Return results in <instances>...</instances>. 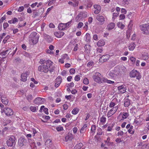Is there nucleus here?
<instances>
[{"instance_id": "28", "label": "nucleus", "mask_w": 149, "mask_h": 149, "mask_svg": "<svg viewBox=\"0 0 149 149\" xmlns=\"http://www.w3.org/2000/svg\"><path fill=\"white\" fill-rule=\"evenodd\" d=\"M135 47V45L134 42H132L129 46V49L130 50H133Z\"/></svg>"}, {"instance_id": "13", "label": "nucleus", "mask_w": 149, "mask_h": 149, "mask_svg": "<svg viewBox=\"0 0 149 149\" xmlns=\"http://www.w3.org/2000/svg\"><path fill=\"white\" fill-rule=\"evenodd\" d=\"M45 145L48 148H51L53 145L52 144V141L51 139H48L46 141Z\"/></svg>"}, {"instance_id": "62", "label": "nucleus", "mask_w": 149, "mask_h": 149, "mask_svg": "<svg viewBox=\"0 0 149 149\" xmlns=\"http://www.w3.org/2000/svg\"><path fill=\"white\" fill-rule=\"evenodd\" d=\"M53 39L50 36L47 37V40L49 42H52Z\"/></svg>"}, {"instance_id": "52", "label": "nucleus", "mask_w": 149, "mask_h": 149, "mask_svg": "<svg viewBox=\"0 0 149 149\" xmlns=\"http://www.w3.org/2000/svg\"><path fill=\"white\" fill-rule=\"evenodd\" d=\"M70 72L71 74H73L75 72V70L74 68H71L70 70Z\"/></svg>"}, {"instance_id": "33", "label": "nucleus", "mask_w": 149, "mask_h": 149, "mask_svg": "<svg viewBox=\"0 0 149 149\" xmlns=\"http://www.w3.org/2000/svg\"><path fill=\"white\" fill-rule=\"evenodd\" d=\"M83 144L81 143H79L75 146L74 148L75 149H81V148L82 147Z\"/></svg>"}, {"instance_id": "36", "label": "nucleus", "mask_w": 149, "mask_h": 149, "mask_svg": "<svg viewBox=\"0 0 149 149\" xmlns=\"http://www.w3.org/2000/svg\"><path fill=\"white\" fill-rule=\"evenodd\" d=\"M79 111V110L78 108H75L72 110V114L74 115H75Z\"/></svg>"}, {"instance_id": "54", "label": "nucleus", "mask_w": 149, "mask_h": 149, "mask_svg": "<svg viewBox=\"0 0 149 149\" xmlns=\"http://www.w3.org/2000/svg\"><path fill=\"white\" fill-rule=\"evenodd\" d=\"M80 79V77L79 75H76L74 77V80L76 81H78Z\"/></svg>"}, {"instance_id": "4", "label": "nucleus", "mask_w": 149, "mask_h": 149, "mask_svg": "<svg viewBox=\"0 0 149 149\" xmlns=\"http://www.w3.org/2000/svg\"><path fill=\"white\" fill-rule=\"evenodd\" d=\"M140 29L143 33L149 34V24H145L141 25L140 26Z\"/></svg>"}, {"instance_id": "18", "label": "nucleus", "mask_w": 149, "mask_h": 149, "mask_svg": "<svg viewBox=\"0 0 149 149\" xmlns=\"http://www.w3.org/2000/svg\"><path fill=\"white\" fill-rule=\"evenodd\" d=\"M1 101L3 104L6 105H7L8 102V99L5 95H3L2 97Z\"/></svg>"}, {"instance_id": "14", "label": "nucleus", "mask_w": 149, "mask_h": 149, "mask_svg": "<svg viewBox=\"0 0 149 149\" xmlns=\"http://www.w3.org/2000/svg\"><path fill=\"white\" fill-rule=\"evenodd\" d=\"M96 19L101 24H102L105 21V19L104 17L99 15L97 16Z\"/></svg>"}, {"instance_id": "20", "label": "nucleus", "mask_w": 149, "mask_h": 149, "mask_svg": "<svg viewBox=\"0 0 149 149\" xmlns=\"http://www.w3.org/2000/svg\"><path fill=\"white\" fill-rule=\"evenodd\" d=\"M109 58V56L108 55H105L102 56L100 59V61H103V62H104L108 60Z\"/></svg>"}, {"instance_id": "44", "label": "nucleus", "mask_w": 149, "mask_h": 149, "mask_svg": "<svg viewBox=\"0 0 149 149\" xmlns=\"http://www.w3.org/2000/svg\"><path fill=\"white\" fill-rule=\"evenodd\" d=\"M106 118L103 116L101 118L100 120V122L103 123L105 122L106 120Z\"/></svg>"}, {"instance_id": "37", "label": "nucleus", "mask_w": 149, "mask_h": 149, "mask_svg": "<svg viewBox=\"0 0 149 149\" xmlns=\"http://www.w3.org/2000/svg\"><path fill=\"white\" fill-rule=\"evenodd\" d=\"M49 68V72L51 73H52V72H53L54 71L55 68L54 67H50L51 66H50L49 65H48Z\"/></svg>"}, {"instance_id": "53", "label": "nucleus", "mask_w": 149, "mask_h": 149, "mask_svg": "<svg viewBox=\"0 0 149 149\" xmlns=\"http://www.w3.org/2000/svg\"><path fill=\"white\" fill-rule=\"evenodd\" d=\"M56 129L58 131H60L63 130V128L62 127H56Z\"/></svg>"}, {"instance_id": "42", "label": "nucleus", "mask_w": 149, "mask_h": 149, "mask_svg": "<svg viewBox=\"0 0 149 149\" xmlns=\"http://www.w3.org/2000/svg\"><path fill=\"white\" fill-rule=\"evenodd\" d=\"M83 83L85 84H88L89 83L88 79L86 78L84 79L83 80Z\"/></svg>"}, {"instance_id": "8", "label": "nucleus", "mask_w": 149, "mask_h": 149, "mask_svg": "<svg viewBox=\"0 0 149 149\" xmlns=\"http://www.w3.org/2000/svg\"><path fill=\"white\" fill-rule=\"evenodd\" d=\"M118 107V105H117L116 106H115L114 107L112 108V109L108 111L107 113L108 116L110 117L114 114L117 111Z\"/></svg>"}, {"instance_id": "50", "label": "nucleus", "mask_w": 149, "mask_h": 149, "mask_svg": "<svg viewBox=\"0 0 149 149\" xmlns=\"http://www.w3.org/2000/svg\"><path fill=\"white\" fill-rule=\"evenodd\" d=\"M40 63L41 64H46V61L45 60H44L43 59H41L40 60Z\"/></svg>"}, {"instance_id": "21", "label": "nucleus", "mask_w": 149, "mask_h": 149, "mask_svg": "<svg viewBox=\"0 0 149 149\" xmlns=\"http://www.w3.org/2000/svg\"><path fill=\"white\" fill-rule=\"evenodd\" d=\"M130 22V23L128 25V28H129V29L127 30V33H126V36L127 37V38H129L130 36L131 35V29L130 28V27H131V26L130 25V22Z\"/></svg>"}, {"instance_id": "55", "label": "nucleus", "mask_w": 149, "mask_h": 149, "mask_svg": "<svg viewBox=\"0 0 149 149\" xmlns=\"http://www.w3.org/2000/svg\"><path fill=\"white\" fill-rule=\"evenodd\" d=\"M125 17V16L124 14H121L119 16L120 20L124 19Z\"/></svg>"}, {"instance_id": "17", "label": "nucleus", "mask_w": 149, "mask_h": 149, "mask_svg": "<svg viewBox=\"0 0 149 149\" xmlns=\"http://www.w3.org/2000/svg\"><path fill=\"white\" fill-rule=\"evenodd\" d=\"M61 82V79L60 77L58 76L56 79V83L55 84V86L57 88L60 85Z\"/></svg>"}, {"instance_id": "56", "label": "nucleus", "mask_w": 149, "mask_h": 149, "mask_svg": "<svg viewBox=\"0 0 149 149\" xmlns=\"http://www.w3.org/2000/svg\"><path fill=\"white\" fill-rule=\"evenodd\" d=\"M24 7L23 6H21L19 8L18 11L19 12H21L24 9Z\"/></svg>"}, {"instance_id": "63", "label": "nucleus", "mask_w": 149, "mask_h": 149, "mask_svg": "<svg viewBox=\"0 0 149 149\" xmlns=\"http://www.w3.org/2000/svg\"><path fill=\"white\" fill-rule=\"evenodd\" d=\"M93 39L95 40H98L97 36L96 34H95L93 36Z\"/></svg>"}, {"instance_id": "45", "label": "nucleus", "mask_w": 149, "mask_h": 149, "mask_svg": "<svg viewBox=\"0 0 149 149\" xmlns=\"http://www.w3.org/2000/svg\"><path fill=\"white\" fill-rule=\"evenodd\" d=\"M83 24L82 22H79L77 26V28L78 29H79L81 28L83 26Z\"/></svg>"}, {"instance_id": "24", "label": "nucleus", "mask_w": 149, "mask_h": 149, "mask_svg": "<svg viewBox=\"0 0 149 149\" xmlns=\"http://www.w3.org/2000/svg\"><path fill=\"white\" fill-rule=\"evenodd\" d=\"M115 24L113 23H111L109 24L107 27V29L108 30H111L113 29L115 27Z\"/></svg>"}, {"instance_id": "60", "label": "nucleus", "mask_w": 149, "mask_h": 149, "mask_svg": "<svg viewBox=\"0 0 149 149\" xmlns=\"http://www.w3.org/2000/svg\"><path fill=\"white\" fill-rule=\"evenodd\" d=\"M8 50H6L5 51L1 52L0 53V54L5 56L6 55V54L7 53V52H8Z\"/></svg>"}, {"instance_id": "51", "label": "nucleus", "mask_w": 149, "mask_h": 149, "mask_svg": "<svg viewBox=\"0 0 149 149\" xmlns=\"http://www.w3.org/2000/svg\"><path fill=\"white\" fill-rule=\"evenodd\" d=\"M94 7L96 10L98 9V8L99 9H101L100 6L99 5H95L94 6Z\"/></svg>"}, {"instance_id": "46", "label": "nucleus", "mask_w": 149, "mask_h": 149, "mask_svg": "<svg viewBox=\"0 0 149 149\" xmlns=\"http://www.w3.org/2000/svg\"><path fill=\"white\" fill-rule=\"evenodd\" d=\"M118 14L119 13L118 12L113 13V19H115L116 17L118 16Z\"/></svg>"}, {"instance_id": "31", "label": "nucleus", "mask_w": 149, "mask_h": 149, "mask_svg": "<svg viewBox=\"0 0 149 149\" xmlns=\"http://www.w3.org/2000/svg\"><path fill=\"white\" fill-rule=\"evenodd\" d=\"M30 109L32 111L34 112L36 111L38 109V107H36L33 106L30 107Z\"/></svg>"}, {"instance_id": "34", "label": "nucleus", "mask_w": 149, "mask_h": 149, "mask_svg": "<svg viewBox=\"0 0 149 149\" xmlns=\"http://www.w3.org/2000/svg\"><path fill=\"white\" fill-rule=\"evenodd\" d=\"M61 58L63 60H65L66 61H68L69 59V58L67 54H65L62 55Z\"/></svg>"}, {"instance_id": "64", "label": "nucleus", "mask_w": 149, "mask_h": 149, "mask_svg": "<svg viewBox=\"0 0 149 149\" xmlns=\"http://www.w3.org/2000/svg\"><path fill=\"white\" fill-rule=\"evenodd\" d=\"M130 60L133 63H134L135 62L136 59L134 57H131L130 58Z\"/></svg>"}, {"instance_id": "43", "label": "nucleus", "mask_w": 149, "mask_h": 149, "mask_svg": "<svg viewBox=\"0 0 149 149\" xmlns=\"http://www.w3.org/2000/svg\"><path fill=\"white\" fill-rule=\"evenodd\" d=\"M10 36L9 35H8L6 36V37L3 39V42H4V43H5L7 40L10 38Z\"/></svg>"}, {"instance_id": "12", "label": "nucleus", "mask_w": 149, "mask_h": 149, "mask_svg": "<svg viewBox=\"0 0 149 149\" xmlns=\"http://www.w3.org/2000/svg\"><path fill=\"white\" fill-rule=\"evenodd\" d=\"M118 89L120 92L122 93H125L126 92L125 86L124 85L118 86Z\"/></svg>"}, {"instance_id": "23", "label": "nucleus", "mask_w": 149, "mask_h": 149, "mask_svg": "<svg viewBox=\"0 0 149 149\" xmlns=\"http://www.w3.org/2000/svg\"><path fill=\"white\" fill-rule=\"evenodd\" d=\"M58 28L59 30H64L66 29V27L64 24L61 23L59 24L58 26Z\"/></svg>"}, {"instance_id": "35", "label": "nucleus", "mask_w": 149, "mask_h": 149, "mask_svg": "<svg viewBox=\"0 0 149 149\" xmlns=\"http://www.w3.org/2000/svg\"><path fill=\"white\" fill-rule=\"evenodd\" d=\"M96 126L95 125H92L91 127V131L92 133L94 134L95 132Z\"/></svg>"}, {"instance_id": "16", "label": "nucleus", "mask_w": 149, "mask_h": 149, "mask_svg": "<svg viewBox=\"0 0 149 149\" xmlns=\"http://www.w3.org/2000/svg\"><path fill=\"white\" fill-rule=\"evenodd\" d=\"M117 100L116 98H114L110 103L109 107L110 108L114 107L115 106H116L117 104Z\"/></svg>"}, {"instance_id": "61", "label": "nucleus", "mask_w": 149, "mask_h": 149, "mask_svg": "<svg viewBox=\"0 0 149 149\" xmlns=\"http://www.w3.org/2000/svg\"><path fill=\"white\" fill-rule=\"evenodd\" d=\"M6 19V17L5 15L3 16L0 19V23H2L3 21Z\"/></svg>"}, {"instance_id": "10", "label": "nucleus", "mask_w": 149, "mask_h": 149, "mask_svg": "<svg viewBox=\"0 0 149 149\" xmlns=\"http://www.w3.org/2000/svg\"><path fill=\"white\" fill-rule=\"evenodd\" d=\"M44 101V99L38 97L34 100V102L36 104H42Z\"/></svg>"}, {"instance_id": "26", "label": "nucleus", "mask_w": 149, "mask_h": 149, "mask_svg": "<svg viewBox=\"0 0 149 149\" xmlns=\"http://www.w3.org/2000/svg\"><path fill=\"white\" fill-rule=\"evenodd\" d=\"M130 104V100L128 99H125L124 100V106L125 107H128Z\"/></svg>"}, {"instance_id": "57", "label": "nucleus", "mask_w": 149, "mask_h": 149, "mask_svg": "<svg viewBox=\"0 0 149 149\" xmlns=\"http://www.w3.org/2000/svg\"><path fill=\"white\" fill-rule=\"evenodd\" d=\"M115 141L117 142V143H120L122 142V141L121 139L117 138L116 139Z\"/></svg>"}, {"instance_id": "27", "label": "nucleus", "mask_w": 149, "mask_h": 149, "mask_svg": "<svg viewBox=\"0 0 149 149\" xmlns=\"http://www.w3.org/2000/svg\"><path fill=\"white\" fill-rule=\"evenodd\" d=\"M105 45V42L103 40H99L97 43V45L99 47L103 46Z\"/></svg>"}, {"instance_id": "40", "label": "nucleus", "mask_w": 149, "mask_h": 149, "mask_svg": "<svg viewBox=\"0 0 149 149\" xmlns=\"http://www.w3.org/2000/svg\"><path fill=\"white\" fill-rule=\"evenodd\" d=\"M118 26L121 29H123L124 27V24H123L122 23H120V22H118L117 24Z\"/></svg>"}, {"instance_id": "19", "label": "nucleus", "mask_w": 149, "mask_h": 149, "mask_svg": "<svg viewBox=\"0 0 149 149\" xmlns=\"http://www.w3.org/2000/svg\"><path fill=\"white\" fill-rule=\"evenodd\" d=\"M129 113L126 112H121L119 114L120 116H122V120L126 119L129 116Z\"/></svg>"}, {"instance_id": "9", "label": "nucleus", "mask_w": 149, "mask_h": 149, "mask_svg": "<svg viewBox=\"0 0 149 149\" xmlns=\"http://www.w3.org/2000/svg\"><path fill=\"white\" fill-rule=\"evenodd\" d=\"M29 72H28L22 73L21 75V80L23 82L26 81L27 80V76L29 75Z\"/></svg>"}, {"instance_id": "30", "label": "nucleus", "mask_w": 149, "mask_h": 149, "mask_svg": "<svg viewBox=\"0 0 149 149\" xmlns=\"http://www.w3.org/2000/svg\"><path fill=\"white\" fill-rule=\"evenodd\" d=\"M81 13H79L77 16L75 18V20L76 22H79L80 21V19L82 18Z\"/></svg>"}, {"instance_id": "1", "label": "nucleus", "mask_w": 149, "mask_h": 149, "mask_svg": "<svg viewBox=\"0 0 149 149\" xmlns=\"http://www.w3.org/2000/svg\"><path fill=\"white\" fill-rule=\"evenodd\" d=\"M93 77L94 81L98 83H107L108 84H113L114 82L113 81L102 77L101 74L99 72H96L93 75Z\"/></svg>"}, {"instance_id": "22", "label": "nucleus", "mask_w": 149, "mask_h": 149, "mask_svg": "<svg viewBox=\"0 0 149 149\" xmlns=\"http://www.w3.org/2000/svg\"><path fill=\"white\" fill-rule=\"evenodd\" d=\"M87 125L86 124H84L82 127L81 128L80 130V133L81 134H83V133L85 132L87 129ZM84 136V134H83L82 136Z\"/></svg>"}, {"instance_id": "15", "label": "nucleus", "mask_w": 149, "mask_h": 149, "mask_svg": "<svg viewBox=\"0 0 149 149\" xmlns=\"http://www.w3.org/2000/svg\"><path fill=\"white\" fill-rule=\"evenodd\" d=\"M64 34V33L62 31L55 32L54 33V35L58 38H60L63 36Z\"/></svg>"}, {"instance_id": "11", "label": "nucleus", "mask_w": 149, "mask_h": 149, "mask_svg": "<svg viewBox=\"0 0 149 149\" xmlns=\"http://www.w3.org/2000/svg\"><path fill=\"white\" fill-rule=\"evenodd\" d=\"M26 140L23 137H21L18 140L19 145L20 146H23L26 143Z\"/></svg>"}, {"instance_id": "6", "label": "nucleus", "mask_w": 149, "mask_h": 149, "mask_svg": "<svg viewBox=\"0 0 149 149\" xmlns=\"http://www.w3.org/2000/svg\"><path fill=\"white\" fill-rule=\"evenodd\" d=\"M16 141V139L15 136H12L7 141L6 143L8 146H12L15 144Z\"/></svg>"}, {"instance_id": "39", "label": "nucleus", "mask_w": 149, "mask_h": 149, "mask_svg": "<svg viewBox=\"0 0 149 149\" xmlns=\"http://www.w3.org/2000/svg\"><path fill=\"white\" fill-rule=\"evenodd\" d=\"M81 13L82 18H86L87 16V12H81Z\"/></svg>"}, {"instance_id": "2", "label": "nucleus", "mask_w": 149, "mask_h": 149, "mask_svg": "<svg viewBox=\"0 0 149 149\" xmlns=\"http://www.w3.org/2000/svg\"><path fill=\"white\" fill-rule=\"evenodd\" d=\"M53 63L49 60L46 61V63L44 64H41L38 68V70L39 71L41 72H44L46 73L49 71L48 66V65L52 66Z\"/></svg>"}, {"instance_id": "25", "label": "nucleus", "mask_w": 149, "mask_h": 149, "mask_svg": "<svg viewBox=\"0 0 149 149\" xmlns=\"http://www.w3.org/2000/svg\"><path fill=\"white\" fill-rule=\"evenodd\" d=\"M73 138V135L71 133L68 134L65 138L66 141L68 140H72Z\"/></svg>"}, {"instance_id": "29", "label": "nucleus", "mask_w": 149, "mask_h": 149, "mask_svg": "<svg viewBox=\"0 0 149 149\" xmlns=\"http://www.w3.org/2000/svg\"><path fill=\"white\" fill-rule=\"evenodd\" d=\"M89 45L86 44L85 45V51L87 53L89 52V51L90 50L91 47Z\"/></svg>"}, {"instance_id": "47", "label": "nucleus", "mask_w": 149, "mask_h": 149, "mask_svg": "<svg viewBox=\"0 0 149 149\" xmlns=\"http://www.w3.org/2000/svg\"><path fill=\"white\" fill-rule=\"evenodd\" d=\"M142 58L143 60H144L148 59V54L147 53H146L145 54V55H143Z\"/></svg>"}, {"instance_id": "48", "label": "nucleus", "mask_w": 149, "mask_h": 149, "mask_svg": "<svg viewBox=\"0 0 149 149\" xmlns=\"http://www.w3.org/2000/svg\"><path fill=\"white\" fill-rule=\"evenodd\" d=\"M68 4L69 5H71L73 7H77V4H74L73 3L72 1H69L68 2Z\"/></svg>"}, {"instance_id": "5", "label": "nucleus", "mask_w": 149, "mask_h": 149, "mask_svg": "<svg viewBox=\"0 0 149 149\" xmlns=\"http://www.w3.org/2000/svg\"><path fill=\"white\" fill-rule=\"evenodd\" d=\"M130 76L131 77H136V79L139 80L141 77L140 74L137 70H133L130 72Z\"/></svg>"}, {"instance_id": "49", "label": "nucleus", "mask_w": 149, "mask_h": 149, "mask_svg": "<svg viewBox=\"0 0 149 149\" xmlns=\"http://www.w3.org/2000/svg\"><path fill=\"white\" fill-rule=\"evenodd\" d=\"M113 125L112 124L111 126H109L108 127L107 130L108 131H111L113 127Z\"/></svg>"}, {"instance_id": "3", "label": "nucleus", "mask_w": 149, "mask_h": 149, "mask_svg": "<svg viewBox=\"0 0 149 149\" xmlns=\"http://www.w3.org/2000/svg\"><path fill=\"white\" fill-rule=\"evenodd\" d=\"M36 35V33L33 32L30 35L29 40L31 44H35L38 42V38Z\"/></svg>"}, {"instance_id": "32", "label": "nucleus", "mask_w": 149, "mask_h": 149, "mask_svg": "<svg viewBox=\"0 0 149 149\" xmlns=\"http://www.w3.org/2000/svg\"><path fill=\"white\" fill-rule=\"evenodd\" d=\"M86 41L87 42H88L90 41L91 40L90 36L89 33H86Z\"/></svg>"}, {"instance_id": "58", "label": "nucleus", "mask_w": 149, "mask_h": 149, "mask_svg": "<svg viewBox=\"0 0 149 149\" xmlns=\"http://www.w3.org/2000/svg\"><path fill=\"white\" fill-rule=\"evenodd\" d=\"M123 134L124 133L123 131H120L118 132L117 135L118 136H122L123 135Z\"/></svg>"}, {"instance_id": "7", "label": "nucleus", "mask_w": 149, "mask_h": 149, "mask_svg": "<svg viewBox=\"0 0 149 149\" xmlns=\"http://www.w3.org/2000/svg\"><path fill=\"white\" fill-rule=\"evenodd\" d=\"M1 112L3 113L4 112L5 114L7 116H10L13 114V110L8 107L5 108L3 110H1Z\"/></svg>"}, {"instance_id": "41", "label": "nucleus", "mask_w": 149, "mask_h": 149, "mask_svg": "<svg viewBox=\"0 0 149 149\" xmlns=\"http://www.w3.org/2000/svg\"><path fill=\"white\" fill-rule=\"evenodd\" d=\"M32 96L31 95H28L26 97L27 100L30 102L32 99Z\"/></svg>"}, {"instance_id": "38", "label": "nucleus", "mask_w": 149, "mask_h": 149, "mask_svg": "<svg viewBox=\"0 0 149 149\" xmlns=\"http://www.w3.org/2000/svg\"><path fill=\"white\" fill-rule=\"evenodd\" d=\"M103 132L101 128H100L98 129V132L97 134L98 135H101L102 134Z\"/></svg>"}, {"instance_id": "59", "label": "nucleus", "mask_w": 149, "mask_h": 149, "mask_svg": "<svg viewBox=\"0 0 149 149\" xmlns=\"http://www.w3.org/2000/svg\"><path fill=\"white\" fill-rule=\"evenodd\" d=\"M93 3L91 1H89L88 3L87 7L88 8H90L93 5Z\"/></svg>"}]
</instances>
